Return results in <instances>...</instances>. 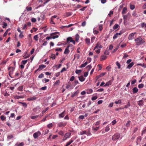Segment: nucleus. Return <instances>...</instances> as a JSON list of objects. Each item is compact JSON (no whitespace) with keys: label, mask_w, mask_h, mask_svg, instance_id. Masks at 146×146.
I'll return each instance as SVG.
<instances>
[{"label":"nucleus","mask_w":146,"mask_h":146,"mask_svg":"<svg viewBox=\"0 0 146 146\" xmlns=\"http://www.w3.org/2000/svg\"><path fill=\"white\" fill-rule=\"evenodd\" d=\"M134 40L136 42V45L137 46L142 44L145 42L144 40H143L141 37L137 38L135 39Z\"/></svg>","instance_id":"1"},{"label":"nucleus","mask_w":146,"mask_h":146,"mask_svg":"<svg viewBox=\"0 0 146 146\" xmlns=\"http://www.w3.org/2000/svg\"><path fill=\"white\" fill-rule=\"evenodd\" d=\"M120 137V135L118 134H116L113 135L112 139L113 141H115L119 139Z\"/></svg>","instance_id":"2"},{"label":"nucleus","mask_w":146,"mask_h":146,"mask_svg":"<svg viewBox=\"0 0 146 146\" xmlns=\"http://www.w3.org/2000/svg\"><path fill=\"white\" fill-rule=\"evenodd\" d=\"M66 42L68 43H69V42H72L74 44H75V41L72 40V37H69L67 38Z\"/></svg>","instance_id":"3"},{"label":"nucleus","mask_w":146,"mask_h":146,"mask_svg":"<svg viewBox=\"0 0 146 146\" xmlns=\"http://www.w3.org/2000/svg\"><path fill=\"white\" fill-rule=\"evenodd\" d=\"M71 135V133H66L62 139L63 141H65L67 138L70 137Z\"/></svg>","instance_id":"4"},{"label":"nucleus","mask_w":146,"mask_h":146,"mask_svg":"<svg viewBox=\"0 0 146 146\" xmlns=\"http://www.w3.org/2000/svg\"><path fill=\"white\" fill-rule=\"evenodd\" d=\"M11 68L12 69L9 72V75L11 78H12L11 76V75L13 73V72L15 69V67H9L8 68V70H10Z\"/></svg>","instance_id":"5"},{"label":"nucleus","mask_w":146,"mask_h":146,"mask_svg":"<svg viewBox=\"0 0 146 146\" xmlns=\"http://www.w3.org/2000/svg\"><path fill=\"white\" fill-rule=\"evenodd\" d=\"M40 135L41 133L39 131H38L34 133L33 134V136L34 138L36 139L37 138L38 136Z\"/></svg>","instance_id":"6"},{"label":"nucleus","mask_w":146,"mask_h":146,"mask_svg":"<svg viewBox=\"0 0 146 146\" xmlns=\"http://www.w3.org/2000/svg\"><path fill=\"white\" fill-rule=\"evenodd\" d=\"M136 33H133L130 34L128 37V39L129 40H132L134 38V35Z\"/></svg>","instance_id":"7"},{"label":"nucleus","mask_w":146,"mask_h":146,"mask_svg":"<svg viewBox=\"0 0 146 146\" xmlns=\"http://www.w3.org/2000/svg\"><path fill=\"white\" fill-rule=\"evenodd\" d=\"M59 36L58 35H56L55 36H47L46 38V40H49L51 38H52L53 39H54L56 38H58Z\"/></svg>","instance_id":"8"},{"label":"nucleus","mask_w":146,"mask_h":146,"mask_svg":"<svg viewBox=\"0 0 146 146\" xmlns=\"http://www.w3.org/2000/svg\"><path fill=\"white\" fill-rule=\"evenodd\" d=\"M67 123L61 122L58 124V126L59 127H64L66 125Z\"/></svg>","instance_id":"9"},{"label":"nucleus","mask_w":146,"mask_h":146,"mask_svg":"<svg viewBox=\"0 0 146 146\" xmlns=\"http://www.w3.org/2000/svg\"><path fill=\"white\" fill-rule=\"evenodd\" d=\"M134 64V62H131L126 67V68L128 69H130L133 66Z\"/></svg>","instance_id":"10"},{"label":"nucleus","mask_w":146,"mask_h":146,"mask_svg":"<svg viewBox=\"0 0 146 146\" xmlns=\"http://www.w3.org/2000/svg\"><path fill=\"white\" fill-rule=\"evenodd\" d=\"M112 82V80H110L109 81L107 82L106 84L104 86L106 87L107 86H109L110 85H111Z\"/></svg>","instance_id":"11"},{"label":"nucleus","mask_w":146,"mask_h":146,"mask_svg":"<svg viewBox=\"0 0 146 146\" xmlns=\"http://www.w3.org/2000/svg\"><path fill=\"white\" fill-rule=\"evenodd\" d=\"M78 78L79 80L82 82L84 81L85 80V78H84L82 75L80 76H79Z\"/></svg>","instance_id":"12"},{"label":"nucleus","mask_w":146,"mask_h":146,"mask_svg":"<svg viewBox=\"0 0 146 146\" xmlns=\"http://www.w3.org/2000/svg\"><path fill=\"white\" fill-rule=\"evenodd\" d=\"M36 99V98L35 96H33L32 97L29 98L27 99V100L29 101H31L35 100Z\"/></svg>","instance_id":"13"},{"label":"nucleus","mask_w":146,"mask_h":146,"mask_svg":"<svg viewBox=\"0 0 146 146\" xmlns=\"http://www.w3.org/2000/svg\"><path fill=\"white\" fill-rule=\"evenodd\" d=\"M65 111H64L62 113L58 115L59 117L60 118L63 117L65 115Z\"/></svg>","instance_id":"14"},{"label":"nucleus","mask_w":146,"mask_h":146,"mask_svg":"<svg viewBox=\"0 0 146 146\" xmlns=\"http://www.w3.org/2000/svg\"><path fill=\"white\" fill-rule=\"evenodd\" d=\"M138 104L140 106H142L144 105V102L143 100H141L139 101Z\"/></svg>","instance_id":"15"},{"label":"nucleus","mask_w":146,"mask_h":146,"mask_svg":"<svg viewBox=\"0 0 146 146\" xmlns=\"http://www.w3.org/2000/svg\"><path fill=\"white\" fill-rule=\"evenodd\" d=\"M107 57V56H106L104 55H102L100 60V61H102V60H104L106 59Z\"/></svg>","instance_id":"16"},{"label":"nucleus","mask_w":146,"mask_h":146,"mask_svg":"<svg viewBox=\"0 0 146 146\" xmlns=\"http://www.w3.org/2000/svg\"><path fill=\"white\" fill-rule=\"evenodd\" d=\"M138 90V89L136 87H135L133 89V93H137Z\"/></svg>","instance_id":"17"},{"label":"nucleus","mask_w":146,"mask_h":146,"mask_svg":"<svg viewBox=\"0 0 146 146\" xmlns=\"http://www.w3.org/2000/svg\"><path fill=\"white\" fill-rule=\"evenodd\" d=\"M79 93L78 90H77L71 96V97L73 98L75 96L77 95Z\"/></svg>","instance_id":"18"},{"label":"nucleus","mask_w":146,"mask_h":146,"mask_svg":"<svg viewBox=\"0 0 146 146\" xmlns=\"http://www.w3.org/2000/svg\"><path fill=\"white\" fill-rule=\"evenodd\" d=\"M88 62H86L85 63L82 64L80 66V68L84 67L88 64Z\"/></svg>","instance_id":"19"},{"label":"nucleus","mask_w":146,"mask_h":146,"mask_svg":"<svg viewBox=\"0 0 146 146\" xmlns=\"http://www.w3.org/2000/svg\"><path fill=\"white\" fill-rule=\"evenodd\" d=\"M49 57L52 58V60H54L55 58L56 55L53 54H52L51 55L49 56Z\"/></svg>","instance_id":"20"},{"label":"nucleus","mask_w":146,"mask_h":146,"mask_svg":"<svg viewBox=\"0 0 146 146\" xmlns=\"http://www.w3.org/2000/svg\"><path fill=\"white\" fill-rule=\"evenodd\" d=\"M80 38V36L78 34H76L75 36V40L76 42L78 41L79 38Z\"/></svg>","instance_id":"21"},{"label":"nucleus","mask_w":146,"mask_h":146,"mask_svg":"<svg viewBox=\"0 0 146 146\" xmlns=\"http://www.w3.org/2000/svg\"><path fill=\"white\" fill-rule=\"evenodd\" d=\"M46 67V66L43 64H41L39 66V67L38 68L39 70L45 68Z\"/></svg>","instance_id":"22"},{"label":"nucleus","mask_w":146,"mask_h":146,"mask_svg":"<svg viewBox=\"0 0 146 146\" xmlns=\"http://www.w3.org/2000/svg\"><path fill=\"white\" fill-rule=\"evenodd\" d=\"M24 145V143L23 142H21L19 143H16L15 146H23Z\"/></svg>","instance_id":"23"},{"label":"nucleus","mask_w":146,"mask_h":146,"mask_svg":"<svg viewBox=\"0 0 146 146\" xmlns=\"http://www.w3.org/2000/svg\"><path fill=\"white\" fill-rule=\"evenodd\" d=\"M85 41L88 44H89L90 43V39L89 38H86L85 40Z\"/></svg>","instance_id":"24"},{"label":"nucleus","mask_w":146,"mask_h":146,"mask_svg":"<svg viewBox=\"0 0 146 146\" xmlns=\"http://www.w3.org/2000/svg\"><path fill=\"white\" fill-rule=\"evenodd\" d=\"M11 30L9 28V29H7L6 31H5V33H4V34H3V36L4 37H5V36L7 35V34L8 33V32L9 31H10Z\"/></svg>","instance_id":"25"},{"label":"nucleus","mask_w":146,"mask_h":146,"mask_svg":"<svg viewBox=\"0 0 146 146\" xmlns=\"http://www.w3.org/2000/svg\"><path fill=\"white\" fill-rule=\"evenodd\" d=\"M92 68L91 65H89L86 67V68L88 69V71H89Z\"/></svg>","instance_id":"26"},{"label":"nucleus","mask_w":146,"mask_h":146,"mask_svg":"<svg viewBox=\"0 0 146 146\" xmlns=\"http://www.w3.org/2000/svg\"><path fill=\"white\" fill-rule=\"evenodd\" d=\"M127 10V8L126 7H124L123 8L122 12V14H124L126 13L125 11Z\"/></svg>","instance_id":"27"},{"label":"nucleus","mask_w":146,"mask_h":146,"mask_svg":"<svg viewBox=\"0 0 146 146\" xmlns=\"http://www.w3.org/2000/svg\"><path fill=\"white\" fill-rule=\"evenodd\" d=\"M69 52L70 51L68 49H65L64 53L65 54H68Z\"/></svg>","instance_id":"28"},{"label":"nucleus","mask_w":146,"mask_h":146,"mask_svg":"<svg viewBox=\"0 0 146 146\" xmlns=\"http://www.w3.org/2000/svg\"><path fill=\"white\" fill-rule=\"evenodd\" d=\"M98 46V45H96V46L94 48V50H95L96 48H101L103 47L101 45H100L99 47H98V46Z\"/></svg>","instance_id":"29"},{"label":"nucleus","mask_w":146,"mask_h":146,"mask_svg":"<svg viewBox=\"0 0 146 146\" xmlns=\"http://www.w3.org/2000/svg\"><path fill=\"white\" fill-rule=\"evenodd\" d=\"M119 27V25L117 24H115L113 27L114 30L117 29Z\"/></svg>","instance_id":"30"},{"label":"nucleus","mask_w":146,"mask_h":146,"mask_svg":"<svg viewBox=\"0 0 146 146\" xmlns=\"http://www.w3.org/2000/svg\"><path fill=\"white\" fill-rule=\"evenodd\" d=\"M13 137V136L12 135H9L7 136V139H10Z\"/></svg>","instance_id":"31"},{"label":"nucleus","mask_w":146,"mask_h":146,"mask_svg":"<svg viewBox=\"0 0 146 146\" xmlns=\"http://www.w3.org/2000/svg\"><path fill=\"white\" fill-rule=\"evenodd\" d=\"M130 106V102H127V105H125L124 106V108H127L128 107H129Z\"/></svg>","instance_id":"32"},{"label":"nucleus","mask_w":146,"mask_h":146,"mask_svg":"<svg viewBox=\"0 0 146 146\" xmlns=\"http://www.w3.org/2000/svg\"><path fill=\"white\" fill-rule=\"evenodd\" d=\"M74 141L71 139L70 141L67 143V146H68L70 145Z\"/></svg>","instance_id":"33"},{"label":"nucleus","mask_w":146,"mask_h":146,"mask_svg":"<svg viewBox=\"0 0 146 146\" xmlns=\"http://www.w3.org/2000/svg\"><path fill=\"white\" fill-rule=\"evenodd\" d=\"M38 35H36L34 36V39L36 41H37L38 40Z\"/></svg>","instance_id":"34"},{"label":"nucleus","mask_w":146,"mask_h":146,"mask_svg":"<svg viewBox=\"0 0 146 146\" xmlns=\"http://www.w3.org/2000/svg\"><path fill=\"white\" fill-rule=\"evenodd\" d=\"M121 100H119L118 101H116L115 102V103L116 104H121Z\"/></svg>","instance_id":"35"},{"label":"nucleus","mask_w":146,"mask_h":146,"mask_svg":"<svg viewBox=\"0 0 146 146\" xmlns=\"http://www.w3.org/2000/svg\"><path fill=\"white\" fill-rule=\"evenodd\" d=\"M26 9L27 11H30L32 10V8L31 7H26Z\"/></svg>","instance_id":"36"},{"label":"nucleus","mask_w":146,"mask_h":146,"mask_svg":"<svg viewBox=\"0 0 146 146\" xmlns=\"http://www.w3.org/2000/svg\"><path fill=\"white\" fill-rule=\"evenodd\" d=\"M144 86V85L143 84H139L138 87L139 88H143Z\"/></svg>","instance_id":"37"},{"label":"nucleus","mask_w":146,"mask_h":146,"mask_svg":"<svg viewBox=\"0 0 146 146\" xmlns=\"http://www.w3.org/2000/svg\"><path fill=\"white\" fill-rule=\"evenodd\" d=\"M131 121L130 120L128 121L126 124V126L127 127H128L130 125V123Z\"/></svg>","instance_id":"38"},{"label":"nucleus","mask_w":146,"mask_h":146,"mask_svg":"<svg viewBox=\"0 0 146 146\" xmlns=\"http://www.w3.org/2000/svg\"><path fill=\"white\" fill-rule=\"evenodd\" d=\"M82 70H76L75 71V73L76 74H78L79 73L81 72Z\"/></svg>","instance_id":"39"},{"label":"nucleus","mask_w":146,"mask_h":146,"mask_svg":"<svg viewBox=\"0 0 146 146\" xmlns=\"http://www.w3.org/2000/svg\"><path fill=\"white\" fill-rule=\"evenodd\" d=\"M116 64L118 67V69H119L121 67V65L120 64L119 62H118V61H117L116 62Z\"/></svg>","instance_id":"40"},{"label":"nucleus","mask_w":146,"mask_h":146,"mask_svg":"<svg viewBox=\"0 0 146 146\" xmlns=\"http://www.w3.org/2000/svg\"><path fill=\"white\" fill-rule=\"evenodd\" d=\"M130 7L131 10H133L135 8V6L134 5H130Z\"/></svg>","instance_id":"41"},{"label":"nucleus","mask_w":146,"mask_h":146,"mask_svg":"<svg viewBox=\"0 0 146 146\" xmlns=\"http://www.w3.org/2000/svg\"><path fill=\"white\" fill-rule=\"evenodd\" d=\"M23 88V86H20L18 87V90L20 91H22Z\"/></svg>","instance_id":"42"},{"label":"nucleus","mask_w":146,"mask_h":146,"mask_svg":"<svg viewBox=\"0 0 146 146\" xmlns=\"http://www.w3.org/2000/svg\"><path fill=\"white\" fill-rule=\"evenodd\" d=\"M60 82V80H59L56 81V82L54 84V85L55 86L56 85L59 84Z\"/></svg>","instance_id":"43"},{"label":"nucleus","mask_w":146,"mask_h":146,"mask_svg":"<svg viewBox=\"0 0 146 146\" xmlns=\"http://www.w3.org/2000/svg\"><path fill=\"white\" fill-rule=\"evenodd\" d=\"M7 26V23L5 22H4L3 23V26H2L3 27V28H6Z\"/></svg>","instance_id":"44"},{"label":"nucleus","mask_w":146,"mask_h":146,"mask_svg":"<svg viewBox=\"0 0 146 146\" xmlns=\"http://www.w3.org/2000/svg\"><path fill=\"white\" fill-rule=\"evenodd\" d=\"M99 28L100 31H101L103 29V25H100L99 26Z\"/></svg>","instance_id":"45"},{"label":"nucleus","mask_w":146,"mask_h":146,"mask_svg":"<svg viewBox=\"0 0 146 146\" xmlns=\"http://www.w3.org/2000/svg\"><path fill=\"white\" fill-rule=\"evenodd\" d=\"M28 60H23L21 62V63H22L23 64H25L27 62Z\"/></svg>","instance_id":"46"},{"label":"nucleus","mask_w":146,"mask_h":146,"mask_svg":"<svg viewBox=\"0 0 146 146\" xmlns=\"http://www.w3.org/2000/svg\"><path fill=\"white\" fill-rule=\"evenodd\" d=\"M106 74V72H102L100 75H98L100 76V78L104 76Z\"/></svg>","instance_id":"47"},{"label":"nucleus","mask_w":146,"mask_h":146,"mask_svg":"<svg viewBox=\"0 0 146 146\" xmlns=\"http://www.w3.org/2000/svg\"><path fill=\"white\" fill-rule=\"evenodd\" d=\"M118 46L116 47L112 51L111 53H113L115 52L118 49Z\"/></svg>","instance_id":"48"},{"label":"nucleus","mask_w":146,"mask_h":146,"mask_svg":"<svg viewBox=\"0 0 146 146\" xmlns=\"http://www.w3.org/2000/svg\"><path fill=\"white\" fill-rule=\"evenodd\" d=\"M111 68V67L110 65H109L107 67L106 69L108 71H110V70Z\"/></svg>","instance_id":"49"},{"label":"nucleus","mask_w":146,"mask_h":146,"mask_svg":"<svg viewBox=\"0 0 146 146\" xmlns=\"http://www.w3.org/2000/svg\"><path fill=\"white\" fill-rule=\"evenodd\" d=\"M110 130L109 126V125L107 126L106 129H105V131L107 132Z\"/></svg>","instance_id":"50"},{"label":"nucleus","mask_w":146,"mask_h":146,"mask_svg":"<svg viewBox=\"0 0 146 146\" xmlns=\"http://www.w3.org/2000/svg\"><path fill=\"white\" fill-rule=\"evenodd\" d=\"M23 32H21L19 35V37L20 38H22L24 37V35L22 34Z\"/></svg>","instance_id":"51"},{"label":"nucleus","mask_w":146,"mask_h":146,"mask_svg":"<svg viewBox=\"0 0 146 146\" xmlns=\"http://www.w3.org/2000/svg\"><path fill=\"white\" fill-rule=\"evenodd\" d=\"M44 74L42 73L41 74L38 76V78H41L43 77Z\"/></svg>","instance_id":"52"},{"label":"nucleus","mask_w":146,"mask_h":146,"mask_svg":"<svg viewBox=\"0 0 146 146\" xmlns=\"http://www.w3.org/2000/svg\"><path fill=\"white\" fill-rule=\"evenodd\" d=\"M86 131H81L80 132V134L81 135H82L83 134H86Z\"/></svg>","instance_id":"53"},{"label":"nucleus","mask_w":146,"mask_h":146,"mask_svg":"<svg viewBox=\"0 0 146 146\" xmlns=\"http://www.w3.org/2000/svg\"><path fill=\"white\" fill-rule=\"evenodd\" d=\"M113 48V46L112 44H110L109 46V50H111Z\"/></svg>","instance_id":"54"},{"label":"nucleus","mask_w":146,"mask_h":146,"mask_svg":"<svg viewBox=\"0 0 146 146\" xmlns=\"http://www.w3.org/2000/svg\"><path fill=\"white\" fill-rule=\"evenodd\" d=\"M93 90L92 89H90L88 90V92H87V93L88 94L92 93L93 92Z\"/></svg>","instance_id":"55"},{"label":"nucleus","mask_w":146,"mask_h":146,"mask_svg":"<svg viewBox=\"0 0 146 146\" xmlns=\"http://www.w3.org/2000/svg\"><path fill=\"white\" fill-rule=\"evenodd\" d=\"M52 126V123L49 124L47 125V127L48 128H50Z\"/></svg>","instance_id":"56"},{"label":"nucleus","mask_w":146,"mask_h":146,"mask_svg":"<svg viewBox=\"0 0 146 146\" xmlns=\"http://www.w3.org/2000/svg\"><path fill=\"white\" fill-rule=\"evenodd\" d=\"M72 15V13L70 12H68L66 13V16L67 17H68Z\"/></svg>","instance_id":"57"},{"label":"nucleus","mask_w":146,"mask_h":146,"mask_svg":"<svg viewBox=\"0 0 146 146\" xmlns=\"http://www.w3.org/2000/svg\"><path fill=\"white\" fill-rule=\"evenodd\" d=\"M9 60V58H7L6 60L3 61L2 62V63L3 64H5L6 62Z\"/></svg>","instance_id":"58"},{"label":"nucleus","mask_w":146,"mask_h":146,"mask_svg":"<svg viewBox=\"0 0 146 146\" xmlns=\"http://www.w3.org/2000/svg\"><path fill=\"white\" fill-rule=\"evenodd\" d=\"M1 118L2 121H4L6 117L4 115H2L1 116Z\"/></svg>","instance_id":"59"},{"label":"nucleus","mask_w":146,"mask_h":146,"mask_svg":"<svg viewBox=\"0 0 146 146\" xmlns=\"http://www.w3.org/2000/svg\"><path fill=\"white\" fill-rule=\"evenodd\" d=\"M84 116L83 115H81L80 116L78 117L79 119H84Z\"/></svg>","instance_id":"60"},{"label":"nucleus","mask_w":146,"mask_h":146,"mask_svg":"<svg viewBox=\"0 0 146 146\" xmlns=\"http://www.w3.org/2000/svg\"><path fill=\"white\" fill-rule=\"evenodd\" d=\"M22 105L25 108H26L27 107V105L26 103L25 102H23L22 103Z\"/></svg>","instance_id":"61"},{"label":"nucleus","mask_w":146,"mask_h":146,"mask_svg":"<svg viewBox=\"0 0 146 146\" xmlns=\"http://www.w3.org/2000/svg\"><path fill=\"white\" fill-rule=\"evenodd\" d=\"M47 89V87L46 86H45L41 88L40 89V90H46Z\"/></svg>","instance_id":"62"},{"label":"nucleus","mask_w":146,"mask_h":146,"mask_svg":"<svg viewBox=\"0 0 146 146\" xmlns=\"http://www.w3.org/2000/svg\"><path fill=\"white\" fill-rule=\"evenodd\" d=\"M31 21L32 22L35 23L36 21V19L35 18H32L31 19Z\"/></svg>","instance_id":"63"},{"label":"nucleus","mask_w":146,"mask_h":146,"mask_svg":"<svg viewBox=\"0 0 146 146\" xmlns=\"http://www.w3.org/2000/svg\"><path fill=\"white\" fill-rule=\"evenodd\" d=\"M88 74V72H85L84 73V76L85 77H87Z\"/></svg>","instance_id":"64"}]
</instances>
